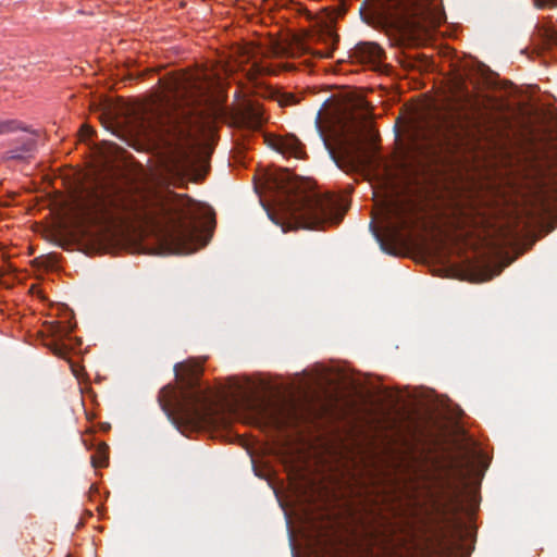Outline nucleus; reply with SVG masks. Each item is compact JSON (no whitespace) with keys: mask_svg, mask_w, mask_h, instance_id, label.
Instances as JSON below:
<instances>
[{"mask_svg":"<svg viewBox=\"0 0 557 557\" xmlns=\"http://www.w3.org/2000/svg\"><path fill=\"white\" fill-rule=\"evenodd\" d=\"M423 211H371L370 231L388 255H397L399 246L425 243L426 235L434 239H476L491 248L532 245L553 226L546 211H437L425 215Z\"/></svg>","mask_w":557,"mask_h":557,"instance_id":"obj_1","label":"nucleus"},{"mask_svg":"<svg viewBox=\"0 0 557 557\" xmlns=\"http://www.w3.org/2000/svg\"><path fill=\"white\" fill-rule=\"evenodd\" d=\"M47 236L59 246L83 238L111 242L154 237L172 253L189 255L207 246L215 228L214 211H50Z\"/></svg>","mask_w":557,"mask_h":557,"instance_id":"obj_2","label":"nucleus"},{"mask_svg":"<svg viewBox=\"0 0 557 557\" xmlns=\"http://www.w3.org/2000/svg\"><path fill=\"white\" fill-rule=\"evenodd\" d=\"M172 99L144 106L137 133L175 149H191L210 128V119L199 103L208 86L194 75L175 78L169 87Z\"/></svg>","mask_w":557,"mask_h":557,"instance_id":"obj_3","label":"nucleus"},{"mask_svg":"<svg viewBox=\"0 0 557 557\" xmlns=\"http://www.w3.org/2000/svg\"><path fill=\"white\" fill-rule=\"evenodd\" d=\"M263 209H349V193H331L318 189L314 184L300 178L286 169L264 174L263 183L256 186Z\"/></svg>","mask_w":557,"mask_h":557,"instance_id":"obj_4","label":"nucleus"},{"mask_svg":"<svg viewBox=\"0 0 557 557\" xmlns=\"http://www.w3.org/2000/svg\"><path fill=\"white\" fill-rule=\"evenodd\" d=\"M176 377L184 384L181 392L171 386L163 387L158 401L169 419L176 425L200 428L215 420L214 401L207 389L198 385L202 367L196 361L176 363Z\"/></svg>","mask_w":557,"mask_h":557,"instance_id":"obj_5","label":"nucleus"},{"mask_svg":"<svg viewBox=\"0 0 557 557\" xmlns=\"http://www.w3.org/2000/svg\"><path fill=\"white\" fill-rule=\"evenodd\" d=\"M368 10L379 22L408 35L424 23H438L442 15L437 0H368Z\"/></svg>","mask_w":557,"mask_h":557,"instance_id":"obj_6","label":"nucleus"},{"mask_svg":"<svg viewBox=\"0 0 557 557\" xmlns=\"http://www.w3.org/2000/svg\"><path fill=\"white\" fill-rule=\"evenodd\" d=\"M269 220L286 233L295 230H318L331 220V213H338L334 224L343 220V213L346 211H265Z\"/></svg>","mask_w":557,"mask_h":557,"instance_id":"obj_7","label":"nucleus"},{"mask_svg":"<svg viewBox=\"0 0 557 557\" xmlns=\"http://www.w3.org/2000/svg\"><path fill=\"white\" fill-rule=\"evenodd\" d=\"M368 128L367 113H350L341 126L345 153L354 163L363 164L368 158L364 149V136Z\"/></svg>","mask_w":557,"mask_h":557,"instance_id":"obj_8","label":"nucleus"},{"mask_svg":"<svg viewBox=\"0 0 557 557\" xmlns=\"http://www.w3.org/2000/svg\"><path fill=\"white\" fill-rule=\"evenodd\" d=\"M467 488L465 479L460 483L445 481L433 496V508L444 520H450L463 510V493Z\"/></svg>","mask_w":557,"mask_h":557,"instance_id":"obj_9","label":"nucleus"},{"mask_svg":"<svg viewBox=\"0 0 557 557\" xmlns=\"http://www.w3.org/2000/svg\"><path fill=\"white\" fill-rule=\"evenodd\" d=\"M267 121L261 104L252 101L242 103L233 114V122L237 127L258 131Z\"/></svg>","mask_w":557,"mask_h":557,"instance_id":"obj_10","label":"nucleus"},{"mask_svg":"<svg viewBox=\"0 0 557 557\" xmlns=\"http://www.w3.org/2000/svg\"><path fill=\"white\" fill-rule=\"evenodd\" d=\"M433 197V190L431 187L424 183L414 178L413 181H408L405 185V202L411 206L410 209H422L419 207L423 202H426ZM375 209H380L376 207ZM381 209H388L387 207H381ZM395 209H404L403 207H396ZM430 209H437L436 207H431Z\"/></svg>","mask_w":557,"mask_h":557,"instance_id":"obj_11","label":"nucleus"},{"mask_svg":"<svg viewBox=\"0 0 557 557\" xmlns=\"http://www.w3.org/2000/svg\"><path fill=\"white\" fill-rule=\"evenodd\" d=\"M49 332L52 335V339L47 346L55 356L66 359L70 348L63 339L72 333V327L61 322H52Z\"/></svg>","mask_w":557,"mask_h":557,"instance_id":"obj_12","label":"nucleus"},{"mask_svg":"<svg viewBox=\"0 0 557 557\" xmlns=\"http://www.w3.org/2000/svg\"><path fill=\"white\" fill-rule=\"evenodd\" d=\"M384 51L375 42H359L352 50V58L358 62L371 65L381 63Z\"/></svg>","mask_w":557,"mask_h":557,"instance_id":"obj_13","label":"nucleus"},{"mask_svg":"<svg viewBox=\"0 0 557 557\" xmlns=\"http://www.w3.org/2000/svg\"><path fill=\"white\" fill-rule=\"evenodd\" d=\"M274 148L283 154H289L297 159H301L305 156L304 145L294 135L277 138L274 143Z\"/></svg>","mask_w":557,"mask_h":557,"instance_id":"obj_14","label":"nucleus"},{"mask_svg":"<svg viewBox=\"0 0 557 557\" xmlns=\"http://www.w3.org/2000/svg\"><path fill=\"white\" fill-rule=\"evenodd\" d=\"M18 143V147L10 149L2 154L1 160L3 162L10 160H25L32 156L36 147L35 139L32 137H23Z\"/></svg>","mask_w":557,"mask_h":557,"instance_id":"obj_15","label":"nucleus"},{"mask_svg":"<svg viewBox=\"0 0 557 557\" xmlns=\"http://www.w3.org/2000/svg\"><path fill=\"white\" fill-rule=\"evenodd\" d=\"M537 190L540 197L549 200L546 209H557V175H553V180L546 181L544 177L537 182Z\"/></svg>","mask_w":557,"mask_h":557,"instance_id":"obj_16","label":"nucleus"},{"mask_svg":"<svg viewBox=\"0 0 557 557\" xmlns=\"http://www.w3.org/2000/svg\"><path fill=\"white\" fill-rule=\"evenodd\" d=\"M451 97L456 102L470 103L472 101V91L468 88L467 81L461 74H457L451 79Z\"/></svg>","mask_w":557,"mask_h":557,"instance_id":"obj_17","label":"nucleus"},{"mask_svg":"<svg viewBox=\"0 0 557 557\" xmlns=\"http://www.w3.org/2000/svg\"><path fill=\"white\" fill-rule=\"evenodd\" d=\"M527 182L528 189L530 193V197L534 199L535 202H539L542 205L543 208H547L549 206V200H544L540 197L539 190H537V182L540 178L544 177L546 181L553 180V175L546 174L542 169H535L532 174L527 173Z\"/></svg>","mask_w":557,"mask_h":557,"instance_id":"obj_18","label":"nucleus"},{"mask_svg":"<svg viewBox=\"0 0 557 557\" xmlns=\"http://www.w3.org/2000/svg\"><path fill=\"white\" fill-rule=\"evenodd\" d=\"M537 36L541 39L543 48L548 49L557 44V30L549 27H540Z\"/></svg>","mask_w":557,"mask_h":557,"instance_id":"obj_19","label":"nucleus"},{"mask_svg":"<svg viewBox=\"0 0 557 557\" xmlns=\"http://www.w3.org/2000/svg\"><path fill=\"white\" fill-rule=\"evenodd\" d=\"M108 445L104 443L99 444L96 454L91 456V465L94 468L107 467L109 461Z\"/></svg>","mask_w":557,"mask_h":557,"instance_id":"obj_20","label":"nucleus"},{"mask_svg":"<svg viewBox=\"0 0 557 557\" xmlns=\"http://www.w3.org/2000/svg\"><path fill=\"white\" fill-rule=\"evenodd\" d=\"M100 184V195L95 193V197L97 199H106V198H112L116 196L120 193V187H117L114 183L111 184V186H106L103 183Z\"/></svg>","mask_w":557,"mask_h":557,"instance_id":"obj_21","label":"nucleus"},{"mask_svg":"<svg viewBox=\"0 0 557 557\" xmlns=\"http://www.w3.org/2000/svg\"><path fill=\"white\" fill-rule=\"evenodd\" d=\"M20 126L14 120L0 121V135L14 132Z\"/></svg>","mask_w":557,"mask_h":557,"instance_id":"obj_22","label":"nucleus"},{"mask_svg":"<svg viewBox=\"0 0 557 557\" xmlns=\"http://www.w3.org/2000/svg\"><path fill=\"white\" fill-rule=\"evenodd\" d=\"M176 209H208V210H211L212 208L209 207V206H206V207H203V206H196V203L191 199L187 198V202L181 205Z\"/></svg>","mask_w":557,"mask_h":557,"instance_id":"obj_23","label":"nucleus"},{"mask_svg":"<svg viewBox=\"0 0 557 557\" xmlns=\"http://www.w3.org/2000/svg\"><path fill=\"white\" fill-rule=\"evenodd\" d=\"M535 4L540 8L545 5H556L557 0H534Z\"/></svg>","mask_w":557,"mask_h":557,"instance_id":"obj_24","label":"nucleus"},{"mask_svg":"<svg viewBox=\"0 0 557 557\" xmlns=\"http://www.w3.org/2000/svg\"><path fill=\"white\" fill-rule=\"evenodd\" d=\"M75 209L83 210V209H92V208L88 207L87 205H84V203H77V207Z\"/></svg>","mask_w":557,"mask_h":557,"instance_id":"obj_25","label":"nucleus"},{"mask_svg":"<svg viewBox=\"0 0 557 557\" xmlns=\"http://www.w3.org/2000/svg\"><path fill=\"white\" fill-rule=\"evenodd\" d=\"M0 206L9 207V206H20L17 202H1Z\"/></svg>","mask_w":557,"mask_h":557,"instance_id":"obj_26","label":"nucleus"},{"mask_svg":"<svg viewBox=\"0 0 557 557\" xmlns=\"http://www.w3.org/2000/svg\"><path fill=\"white\" fill-rule=\"evenodd\" d=\"M257 72H258V74H263V73H265L264 69H263V67H261V66H257Z\"/></svg>","mask_w":557,"mask_h":557,"instance_id":"obj_27","label":"nucleus"},{"mask_svg":"<svg viewBox=\"0 0 557 557\" xmlns=\"http://www.w3.org/2000/svg\"><path fill=\"white\" fill-rule=\"evenodd\" d=\"M84 197H85L84 195L75 196L77 202H79Z\"/></svg>","mask_w":557,"mask_h":557,"instance_id":"obj_28","label":"nucleus"},{"mask_svg":"<svg viewBox=\"0 0 557 557\" xmlns=\"http://www.w3.org/2000/svg\"><path fill=\"white\" fill-rule=\"evenodd\" d=\"M116 209H120V208L117 207ZM121 209L126 210L127 208L126 207H122Z\"/></svg>","mask_w":557,"mask_h":557,"instance_id":"obj_29","label":"nucleus"},{"mask_svg":"<svg viewBox=\"0 0 557 557\" xmlns=\"http://www.w3.org/2000/svg\"><path fill=\"white\" fill-rule=\"evenodd\" d=\"M455 209H456V210H459L460 208H459V207H456Z\"/></svg>","mask_w":557,"mask_h":557,"instance_id":"obj_30","label":"nucleus"}]
</instances>
